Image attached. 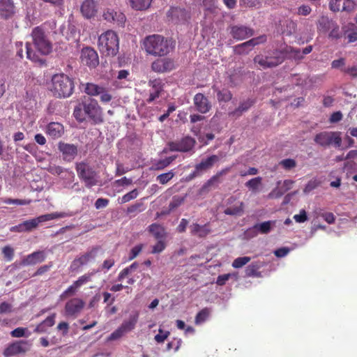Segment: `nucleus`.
I'll return each instance as SVG.
<instances>
[{"label":"nucleus","instance_id":"obj_29","mask_svg":"<svg viewBox=\"0 0 357 357\" xmlns=\"http://www.w3.org/2000/svg\"><path fill=\"white\" fill-rule=\"evenodd\" d=\"M46 132L52 139H57L63 135L64 128L60 123L51 122L47 126Z\"/></svg>","mask_w":357,"mask_h":357},{"label":"nucleus","instance_id":"obj_60","mask_svg":"<svg viewBox=\"0 0 357 357\" xmlns=\"http://www.w3.org/2000/svg\"><path fill=\"white\" fill-rule=\"evenodd\" d=\"M280 164L285 169H290L296 165V162L294 159L288 158L280 161Z\"/></svg>","mask_w":357,"mask_h":357},{"label":"nucleus","instance_id":"obj_61","mask_svg":"<svg viewBox=\"0 0 357 357\" xmlns=\"http://www.w3.org/2000/svg\"><path fill=\"white\" fill-rule=\"evenodd\" d=\"M169 335V331L164 332L163 330L160 328L159 333L155 336V340L158 343H162L168 337Z\"/></svg>","mask_w":357,"mask_h":357},{"label":"nucleus","instance_id":"obj_7","mask_svg":"<svg viewBox=\"0 0 357 357\" xmlns=\"http://www.w3.org/2000/svg\"><path fill=\"white\" fill-rule=\"evenodd\" d=\"M219 161V157L216 155H211L206 158L202 159L200 162L195 165V169L186 178L187 181H191L196 177L202 176L204 172L211 169L214 165Z\"/></svg>","mask_w":357,"mask_h":357},{"label":"nucleus","instance_id":"obj_35","mask_svg":"<svg viewBox=\"0 0 357 357\" xmlns=\"http://www.w3.org/2000/svg\"><path fill=\"white\" fill-rule=\"evenodd\" d=\"M66 216L67 213L65 212H55L52 213L42 215L33 219L36 222V225L38 226L41 222L52 220L54 219L62 218Z\"/></svg>","mask_w":357,"mask_h":357},{"label":"nucleus","instance_id":"obj_36","mask_svg":"<svg viewBox=\"0 0 357 357\" xmlns=\"http://www.w3.org/2000/svg\"><path fill=\"white\" fill-rule=\"evenodd\" d=\"M213 89L217 93V99L218 102H227L232 98V93L227 89H218L215 85L213 86Z\"/></svg>","mask_w":357,"mask_h":357},{"label":"nucleus","instance_id":"obj_45","mask_svg":"<svg viewBox=\"0 0 357 357\" xmlns=\"http://www.w3.org/2000/svg\"><path fill=\"white\" fill-rule=\"evenodd\" d=\"M26 56L29 59H30L36 63L38 62L40 65L45 64V60L39 57V56H38L37 54H36L34 52H32L31 48V45L29 44V42H27L26 43Z\"/></svg>","mask_w":357,"mask_h":357},{"label":"nucleus","instance_id":"obj_39","mask_svg":"<svg viewBox=\"0 0 357 357\" xmlns=\"http://www.w3.org/2000/svg\"><path fill=\"white\" fill-rule=\"evenodd\" d=\"M104 86H99L93 83H87L86 84L84 91L89 96H97L102 93Z\"/></svg>","mask_w":357,"mask_h":357},{"label":"nucleus","instance_id":"obj_16","mask_svg":"<svg viewBox=\"0 0 357 357\" xmlns=\"http://www.w3.org/2000/svg\"><path fill=\"white\" fill-rule=\"evenodd\" d=\"M17 13L14 0H0V18L12 19Z\"/></svg>","mask_w":357,"mask_h":357},{"label":"nucleus","instance_id":"obj_50","mask_svg":"<svg viewBox=\"0 0 357 357\" xmlns=\"http://www.w3.org/2000/svg\"><path fill=\"white\" fill-rule=\"evenodd\" d=\"M138 267V264L137 262L132 263L128 267L123 268L118 276V280L122 281L128 274H130L132 270L136 269Z\"/></svg>","mask_w":357,"mask_h":357},{"label":"nucleus","instance_id":"obj_57","mask_svg":"<svg viewBox=\"0 0 357 357\" xmlns=\"http://www.w3.org/2000/svg\"><path fill=\"white\" fill-rule=\"evenodd\" d=\"M138 195V192L136 189L126 193L121 197V203H126L132 199H135Z\"/></svg>","mask_w":357,"mask_h":357},{"label":"nucleus","instance_id":"obj_13","mask_svg":"<svg viewBox=\"0 0 357 357\" xmlns=\"http://www.w3.org/2000/svg\"><path fill=\"white\" fill-rule=\"evenodd\" d=\"M195 144V140L189 136L182 138L180 141L169 142L167 144L170 151L188 152Z\"/></svg>","mask_w":357,"mask_h":357},{"label":"nucleus","instance_id":"obj_41","mask_svg":"<svg viewBox=\"0 0 357 357\" xmlns=\"http://www.w3.org/2000/svg\"><path fill=\"white\" fill-rule=\"evenodd\" d=\"M335 22L328 19L326 17H322L319 20L318 24V29L324 33H326L331 30V28L333 27Z\"/></svg>","mask_w":357,"mask_h":357},{"label":"nucleus","instance_id":"obj_54","mask_svg":"<svg viewBox=\"0 0 357 357\" xmlns=\"http://www.w3.org/2000/svg\"><path fill=\"white\" fill-rule=\"evenodd\" d=\"M185 199V197L174 196L169 204V209L173 210L180 206L184 202Z\"/></svg>","mask_w":357,"mask_h":357},{"label":"nucleus","instance_id":"obj_49","mask_svg":"<svg viewBox=\"0 0 357 357\" xmlns=\"http://www.w3.org/2000/svg\"><path fill=\"white\" fill-rule=\"evenodd\" d=\"M250 260L251 258L250 257H237L233 261L231 266L234 268H240L250 262Z\"/></svg>","mask_w":357,"mask_h":357},{"label":"nucleus","instance_id":"obj_38","mask_svg":"<svg viewBox=\"0 0 357 357\" xmlns=\"http://www.w3.org/2000/svg\"><path fill=\"white\" fill-rule=\"evenodd\" d=\"M176 156L174 155L160 160L152 165L151 169L154 171L162 170L168 167L176 159Z\"/></svg>","mask_w":357,"mask_h":357},{"label":"nucleus","instance_id":"obj_25","mask_svg":"<svg viewBox=\"0 0 357 357\" xmlns=\"http://www.w3.org/2000/svg\"><path fill=\"white\" fill-rule=\"evenodd\" d=\"M97 3L95 0H84L81 6L82 15L87 19H90L97 13Z\"/></svg>","mask_w":357,"mask_h":357},{"label":"nucleus","instance_id":"obj_23","mask_svg":"<svg viewBox=\"0 0 357 357\" xmlns=\"http://www.w3.org/2000/svg\"><path fill=\"white\" fill-rule=\"evenodd\" d=\"M103 17L107 22L116 23L119 26H123L126 22V16L123 13L110 8L104 12Z\"/></svg>","mask_w":357,"mask_h":357},{"label":"nucleus","instance_id":"obj_9","mask_svg":"<svg viewBox=\"0 0 357 357\" xmlns=\"http://www.w3.org/2000/svg\"><path fill=\"white\" fill-rule=\"evenodd\" d=\"M84 111L95 123H100L103 122L102 116V110L98 102L95 100H90L89 102H83Z\"/></svg>","mask_w":357,"mask_h":357},{"label":"nucleus","instance_id":"obj_43","mask_svg":"<svg viewBox=\"0 0 357 357\" xmlns=\"http://www.w3.org/2000/svg\"><path fill=\"white\" fill-rule=\"evenodd\" d=\"M211 314V309L208 307H204L200 310L195 317V322L197 325L201 324L204 322L209 317Z\"/></svg>","mask_w":357,"mask_h":357},{"label":"nucleus","instance_id":"obj_19","mask_svg":"<svg viewBox=\"0 0 357 357\" xmlns=\"http://www.w3.org/2000/svg\"><path fill=\"white\" fill-rule=\"evenodd\" d=\"M230 34L236 40H242L254 35V30L244 25L231 26Z\"/></svg>","mask_w":357,"mask_h":357},{"label":"nucleus","instance_id":"obj_12","mask_svg":"<svg viewBox=\"0 0 357 357\" xmlns=\"http://www.w3.org/2000/svg\"><path fill=\"white\" fill-rule=\"evenodd\" d=\"M85 306V302L79 298H73L66 302L64 311L65 315L76 318Z\"/></svg>","mask_w":357,"mask_h":357},{"label":"nucleus","instance_id":"obj_2","mask_svg":"<svg viewBox=\"0 0 357 357\" xmlns=\"http://www.w3.org/2000/svg\"><path fill=\"white\" fill-rule=\"evenodd\" d=\"M50 91L57 98L70 97L74 91L75 84L72 78L64 73L55 74L52 77Z\"/></svg>","mask_w":357,"mask_h":357},{"label":"nucleus","instance_id":"obj_63","mask_svg":"<svg viewBox=\"0 0 357 357\" xmlns=\"http://www.w3.org/2000/svg\"><path fill=\"white\" fill-rule=\"evenodd\" d=\"M126 333L119 326L116 330L110 334L108 337L109 340H115L121 337Z\"/></svg>","mask_w":357,"mask_h":357},{"label":"nucleus","instance_id":"obj_48","mask_svg":"<svg viewBox=\"0 0 357 357\" xmlns=\"http://www.w3.org/2000/svg\"><path fill=\"white\" fill-rule=\"evenodd\" d=\"M3 203L6 204H17V205H29L32 201L31 199H11V198H4L2 199Z\"/></svg>","mask_w":357,"mask_h":357},{"label":"nucleus","instance_id":"obj_30","mask_svg":"<svg viewBox=\"0 0 357 357\" xmlns=\"http://www.w3.org/2000/svg\"><path fill=\"white\" fill-rule=\"evenodd\" d=\"M255 100L248 98L246 100L241 102L238 107L234 111L229 112V116L231 117L238 118L243 112L248 111L254 104Z\"/></svg>","mask_w":357,"mask_h":357},{"label":"nucleus","instance_id":"obj_5","mask_svg":"<svg viewBox=\"0 0 357 357\" xmlns=\"http://www.w3.org/2000/svg\"><path fill=\"white\" fill-rule=\"evenodd\" d=\"M31 36L35 48L42 54L46 55L52 52V43L43 28L36 26L33 29Z\"/></svg>","mask_w":357,"mask_h":357},{"label":"nucleus","instance_id":"obj_20","mask_svg":"<svg viewBox=\"0 0 357 357\" xmlns=\"http://www.w3.org/2000/svg\"><path fill=\"white\" fill-rule=\"evenodd\" d=\"M194 105L196 110L201 114H206L211 109V103L203 93H197L193 98Z\"/></svg>","mask_w":357,"mask_h":357},{"label":"nucleus","instance_id":"obj_56","mask_svg":"<svg viewBox=\"0 0 357 357\" xmlns=\"http://www.w3.org/2000/svg\"><path fill=\"white\" fill-rule=\"evenodd\" d=\"M2 253L3 255L4 258L6 259V261H10L13 259L14 250L10 246H9V245L5 246L2 249Z\"/></svg>","mask_w":357,"mask_h":357},{"label":"nucleus","instance_id":"obj_21","mask_svg":"<svg viewBox=\"0 0 357 357\" xmlns=\"http://www.w3.org/2000/svg\"><path fill=\"white\" fill-rule=\"evenodd\" d=\"M230 170L231 167H227L218 172L215 175H213L211 178H209L206 182L204 183V185L200 188V193L203 194L209 192L213 186L220 182V177L227 174L229 172H230Z\"/></svg>","mask_w":357,"mask_h":357},{"label":"nucleus","instance_id":"obj_1","mask_svg":"<svg viewBox=\"0 0 357 357\" xmlns=\"http://www.w3.org/2000/svg\"><path fill=\"white\" fill-rule=\"evenodd\" d=\"M144 46L148 54L163 56L174 50L175 43L171 38L159 34H153L144 38Z\"/></svg>","mask_w":357,"mask_h":357},{"label":"nucleus","instance_id":"obj_52","mask_svg":"<svg viewBox=\"0 0 357 357\" xmlns=\"http://www.w3.org/2000/svg\"><path fill=\"white\" fill-rule=\"evenodd\" d=\"M93 275L94 272H91L79 277V278L76 281H75V285H77L79 288L82 285L91 281V278Z\"/></svg>","mask_w":357,"mask_h":357},{"label":"nucleus","instance_id":"obj_51","mask_svg":"<svg viewBox=\"0 0 357 357\" xmlns=\"http://www.w3.org/2000/svg\"><path fill=\"white\" fill-rule=\"evenodd\" d=\"M174 176L173 171H169L167 173H163L158 175L156 180L162 185L167 183Z\"/></svg>","mask_w":357,"mask_h":357},{"label":"nucleus","instance_id":"obj_33","mask_svg":"<svg viewBox=\"0 0 357 357\" xmlns=\"http://www.w3.org/2000/svg\"><path fill=\"white\" fill-rule=\"evenodd\" d=\"M264 266V262L258 261L251 263L245 268V275L248 277H260L259 269Z\"/></svg>","mask_w":357,"mask_h":357},{"label":"nucleus","instance_id":"obj_28","mask_svg":"<svg viewBox=\"0 0 357 357\" xmlns=\"http://www.w3.org/2000/svg\"><path fill=\"white\" fill-rule=\"evenodd\" d=\"M45 259V255L43 251H36L33 253L28 255L24 258L21 264L22 266L35 265L38 263H41Z\"/></svg>","mask_w":357,"mask_h":357},{"label":"nucleus","instance_id":"obj_4","mask_svg":"<svg viewBox=\"0 0 357 357\" xmlns=\"http://www.w3.org/2000/svg\"><path fill=\"white\" fill-rule=\"evenodd\" d=\"M314 143L320 147L326 149L331 146L340 148L342 145L341 132L338 131H321L314 137Z\"/></svg>","mask_w":357,"mask_h":357},{"label":"nucleus","instance_id":"obj_14","mask_svg":"<svg viewBox=\"0 0 357 357\" xmlns=\"http://www.w3.org/2000/svg\"><path fill=\"white\" fill-rule=\"evenodd\" d=\"M58 149L62 153V158L66 162H72L78 153L77 146L73 144L60 142Z\"/></svg>","mask_w":357,"mask_h":357},{"label":"nucleus","instance_id":"obj_8","mask_svg":"<svg viewBox=\"0 0 357 357\" xmlns=\"http://www.w3.org/2000/svg\"><path fill=\"white\" fill-rule=\"evenodd\" d=\"M99 250V246H95L84 254L76 257L70 264V271L72 272L77 271L82 266L95 259Z\"/></svg>","mask_w":357,"mask_h":357},{"label":"nucleus","instance_id":"obj_40","mask_svg":"<svg viewBox=\"0 0 357 357\" xmlns=\"http://www.w3.org/2000/svg\"><path fill=\"white\" fill-rule=\"evenodd\" d=\"M262 184V178L260 176L255 177L248 181L245 185L252 192L256 193L259 191Z\"/></svg>","mask_w":357,"mask_h":357},{"label":"nucleus","instance_id":"obj_34","mask_svg":"<svg viewBox=\"0 0 357 357\" xmlns=\"http://www.w3.org/2000/svg\"><path fill=\"white\" fill-rule=\"evenodd\" d=\"M167 16L174 21L185 20L187 17V12L178 7H172L167 13Z\"/></svg>","mask_w":357,"mask_h":357},{"label":"nucleus","instance_id":"obj_26","mask_svg":"<svg viewBox=\"0 0 357 357\" xmlns=\"http://www.w3.org/2000/svg\"><path fill=\"white\" fill-rule=\"evenodd\" d=\"M254 61L256 64H259L263 67H275L282 63V58H272L264 56L262 55H258L255 56Z\"/></svg>","mask_w":357,"mask_h":357},{"label":"nucleus","instance_id":"obj_17","mask_svg":"<svg viewBox=\"0 0 357 357\" xmlns=\"http://www.w3.org/2000/svg\"><path fill=\"white\" fill-rule=\"evenodd\" d=\"M294 181L291 179H286L282 183L281 181L277 182V187L275 188L268 195L269 199H278L286 192L292 188Z\"/></svg>","mask_w":357,"mask_h":357},{"label":"nucleus","instance_id":"obj_44","mask_svg":"<svg viewBox=\"0 0 357 357\" xmlns=\"http://www.w3.org/2000/svg\"><path fill=\"white\" fill-rule=\"evenodd\" d=\"M273 222L266 221L260 224H256L254 225L252 229L257 230L262 234H266L271 231Z\"/></svg>","mask_w":357,"mask_h":357},{"label":"nucleus","instance_id":"obj_3","mask_svg":"<svg viewBox=\"0 0 357 357\" xmlns=\"http://www.w3.org/2000/svg\"><path fill=\"white\" fill-rule=\"evenodd\" d=\"M98 45L103 54L115 56L119 49V38L114 31H107L99 36Z\"/></svg>","mask_w":357,"mask_h":357},{"label":"nucleus","instance_id":"obj_37","mask_svg":"<svg viewBox=\"0 0 357 357\" xmlns=\"http://www.w3.org/2000/svg\"><path fill=\"white\" fill-rule=\"evenodd\" d=\"M137 320L138 314L131 315L128 320H126L122 323L120 327L126 333L135 328Z\"/></svg>","mask_w":357,"mask_h":357},{"label":"nucleus","instance_id":"obj_22","mask_svg":"<svg viewBox=\"0 0 357 357\" xmlns=\"http://www.w3.org/2000/svg\"><path fill=\"white\" fill-rule=\"evenodd\" d=\"M329 8L333 12H351L354 8V3L352 0H331Z\"/></svg>","mask_w":357,"mask_h":357},{"label":"nucleus","instance_id":"obj_10","mask_svg":"<svg viewBox=\"0 0 357 357\" xmlns=\"http://www.w3.org/2000/svg\"><path fill=\"white\" fill-rule=\"evenodd\" d=\"M80 62L88 67H97L99 65V56L97 52L92 47H86L81 50Z\"/></svg>","mask_w":357,"mask_h":357},{"label":"nucleus","instance_id":"obj_42","mask_svg":"<svg viewBox=\"0 0 357 357\" xmlns=\"http://www.w3.org/2000/svg\"><path fill=\"white\" fill-rule=\"evenodd\" d=\"M152 0H130V6L137 10H142L148 8Z\"/></svg>","mask_w":357,"mask_h":357},{"label":"nucleus","instance_id":"obj_11","mask_svg":"<svg viewBox=\"0 0 357 357\" xmlns=\"http://www.w3.org/2000/svg\"><path fill=\"white\" fill-rule=\"evenodd\" d=\"M245 204L236 197L231 196L226 201L224 213L232 216H241L244 213Z\"/></svg>","mask_w":357,"mask_h":357},{"label":"nucleus","instance_id":"obj_64","mask_svg":"<svg viewBox=\"0 0 357 357\" xmlns=\"http://www.w3.org/2000/svg\"><path fill=\"white\" fill-rule=\"evenodd\" d=\"M294 219L296 222L302 223L307 220V215L305 210H301L299 214H296Z\"/></svg>","mask_w":357,"mask_h":357},{"label":"nucleus","instance_id":"obj_53","mask_svg":"<svg viewBox=\"0 0 357 357\" xmlns=\"http://www.w3.org/2000/svg\"><path fill=\"white\" fill-rule=\"evenodd\" d=\"M79 287L75 285V282L72 285L68 287L61 295L60 298L61 300L66 299V298L75 294Z\"/></svg>","mask_w":357,"mask_h":357},{"label":"nucleus","instance_id":"obj_32","mask_svg":"<svg viewBox=\"0 0 357 357\" xmlns=\"http://www.w3.org/2000/svg\"><path fill=\"white\" fill-rule=\"evenodd\" d=\"M148 231L155 239L165 238L167 233L165 227L158 223H153L148 227Z\"/></svg>","mask_w":357,"mask_h":357},{"label":"nucleus","instance_id":"obj_18","mask_svg":"<svg viewBox=\"0 0 357 357\" xmlns=\"http://www.w3.org/2000/svg\"><path fill=\"white\" fill-rule=\"evenodd\" d=\"M266 36L265 35L260 36L257 38L250 39V40L235 46V52L238 54H247L255 45L266 42Z\"/></svg>","mask_w":357,"mask_h":357},{"label":"nucleus","instance_id":"obj_27","mask_svg":"<svg viewBox=\"0 0 357 357\" xmlns=\"http://www.w3.org/2000/svg\"><path fill=\"white\" fill-rule=\"evenodd\" d=\"M190 229L191 235L199 238H205L211 232L209 223H206L204 225L193 223L190 226Z\"/></svg>","mask_w":357,"mask_h":357},{"label":"nucleus","instance_id":"obj_24","mask_svg":"<svg viewBox=\"0 0 357 357\" xmlns=\"http://www.w3.org/2000/svg\"><path fill=\"white\" fill-rule=\"evenodd\" d=\"M149 85L151 86V89L150 90L149 97L146 101L148 103H151L160 96L163 90V85L160 79L150 80Z\"/></svg>","mask_w":357,"mask_h":357},{"label":"nucleus","instance_id":"obj_46","mask_svg":"<svg viewBox=\"0 0 357 357\" xmlns=\"http://www.w3.org/2000/svg\"><path fill=\"white\" fill-rule=\"evenodd\" d=\"M83 107H84L83 103L79 104L77 106L75 107L74 112H73V115H74L75 118L80 122L84 121L86 119V114L84 111Z\"/></svg>","mask_w":357,"mask_h":357},{"label":"nucleus","instance_id":"obj_59","mask_svg":"<svg viewBox=\"0 0 357 357\" xmlns=\"http://www.w3.org/2000/svg\"><path fill=\"white\" fill-rule=\"evenodd\" d=\"M22 225L24 231H30L37 227L36 222L34 219H31L23 222Z\"/></svg>","mask_w":357,"mask_h":357},{"label":"nucleus","instance_id":"obj_62","mask_svg":"<svg viewBox=\"0 0 357 357\" xmlns=\"http://www.w3.org/2000/svg\"><path fill=\"white\" fill-rule=\"evenodd\" d=\"M53 264L52 262H50L48 264L39 267L37 271L34 273L33 276L42 275L46 272L49 271L50 269L52 267Z\"/></svg>","mask_w":357,"mask_h":357},{"label":"nucleus","instance_id":"obj_58","mask_svg":"<svg viewBox=\"0 0 357 357\" xmlns=\"http://www.w3.org/2000/svg\"><path fill=\"white\" fill-rule=\"evenodd\" d=\"M143 248L142 244H139L133 247L129 254V260H132L136 258L138 255L142 252Z\"/></svg>","mask_w":357,"mask_h":357},{"label":"nucleus","instance_id":"obj_15","mask_svg":"<svg viewBox=\"0 0 357 357\" xmlns=\"http://www.w3.org/2000/svg\"><path fill=\"white\" fill-rule=\"evenodd\" d=\"M27 341L20 340L10 344L3 351L5 357H10L20 354H24L29 350Z\"/></svg>","mask_w":357,"mask_h":357},{"label":"nucleus","instance_id":"obj_6","mask_svg":"<svg viewBox=\"0 0 357 357\" xmlns=\"http://www.w3.org/2000/svg\"><path fill=\"white\" fill-rule=\"evenodd\" d=\"M75 169L78 177L84 183L86 188H91L98 184L97 173L88 162H77Z\"/></svg>","mask_w":357,"mask_h":357},{"label":"nucleus","instance_id":"obj_47","mask_svg":"<svg viewBox=\"0 0 357 357\" xmlns=\"http://www.w3.org/2000/svg\"><path fill=\"white\" fill-rule=\"evenodd\" d=\"M165 238H159L156 239L158 241L157 243L152 246V254H159L162 252L166 248L167 245L164 240Z\"/></svg>","mask_w":357,"mask_h":357},{"label":"nucleus","instance_id":"obj_55","mask_svg":"<svg viewBox=\"0 0 357 357\" xmlns=\"http://www.w3.org/2000/svg\"><path fill=\"white\" fill-rule=\"evenodd\" d=\"M235 71L234 69V73H230L229 76L231 86H235L242 81V75Z\"/></svg>","mask_w":357,"mask_h":357},{"label":"nucleus","instance_id":"obj_31","mask_svg":"<svg viewBox=\"0 0 357 357\" xmlns=\"http://www.w3.org/2000/svg\"><path fill=\"white\" fill-rule=\"evenodd\" d=\"M56 314L52 313L48 316L45 320L38 324L34 329V333H43L47 331V328L52 327L55 324V318Z\"/></svg>","mask_w":357,"mask_h":357}]
</instances>
